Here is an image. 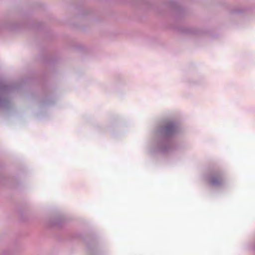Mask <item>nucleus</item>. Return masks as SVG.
I'll list each match as a JSON object with an SVG mask.
<instances>
[{
  "label": "nucleus",
  "mask_w": 255,
  "mask_h": 255,
  "mask_svg": "<svg viewBox=\"0 0 255 255\" xmlns=\"http://www.w3.org/2000/svg\"><path fill=\"white\" fill-rule=\"evenodd\" d=\"M209 181L212 186H219L223 183L224 178L221 174H216L209 177Z\"/></svg>",
  "instance_id": "nucleus-1"
}]
</instances>
